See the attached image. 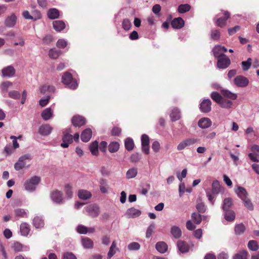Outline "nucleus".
<instances>
[{
    "label": "nucleus",
    "instance_id": "obj_1",
    "mask_svg": "<svg viewBox=\"0 0 259 259\" xmlns=\"http://www.w3.org/2000/svg\"><path fill=\"white\" fill-rule=\"evenodd\" d=\"M212 189L207 188L205 190L206 197L209 202L213 205L215 198L217 195L224 190V187H222L218 180L214 181L212 183Z\"/></svg>",
    "mask_w": 259,
    "mask_h": 259
},
{
    "label": "nucleus",
    "instance_id": "obj_2",
    "mask_svg": "<svg viewBox=\"0 0 259 259\" xmlns=\"http://www.w3.org/2000/svg\"><path fill=\"white\" fill-rule=\"evenodd\" d=\"M62 81L66 87L70 89L75 90L78 87L77 81L74 79L72 74L68 72H65L62 77Z\"/></svg>",
    "mask_w": 259,
    "mask_h": 259
},
{
    "label": "nucleus",
    "instance_id": "obj_3",
    "mask_svg": "<svg viewBox=\"0 0 259 259\" xmlns=\"http://www.w3.org/2000/svg\"><path fill=\"white\" fill-rule=\"evenodd\" d=\"M40 180L39 177L37 176H34L27 180L24 184L25 189L29 192L35 191Z\"/></svg>",
    "mask_w": 259,
    "mask_h": 259
},
{
    "label": "nucleus",
    "instance_id": "obj_4",
    "mask_svg": "<svg viewBox=\"0 0 259 259\" xmlns=\"http://www.w3.org/2000/svg\"><path fill=\"white\" fill-rule=\"evenodd\" d=\"M85 209L88 215L92 218H96L100 214L99 207L96 204H90L86 206Z\"/></svg>",
    "mask_w": 259,
    "mask_h": 259
},
{
    "label": "nucleus",
    "instance_id": "obj_5",
    "mask_svg": "<svg viewBox=\"0 0 259 259\" xmlns=\"http://www.w3.org/2000/svg\"><path fill=\"white\" fill-rule=\"evenodd\" d=\"M234 84L238 87L244 88L249 84V80L245 76L238 75L234 79Z\"/></svg>",
    "mask_w": 259,
    "mask_h": 259
},
{
    "label": "nucleus",
    "instance_id": "obj_6",
    "mask_svg": "<svg viewBox=\"0 0 259 259\" xmlns=\"http://www.w3.org/2000/svg\"><path fill=\"white\" fill-rule=\"evenodd\" d=\"M30 159V155L26 154L19 157L18 161L14 164V168L16 170H19L25 167V160Z\"/></svg>",
    "mask_w": 259,
    "mask_h": 259
},
{
    "label": "nucleus",
    "instance_id": "obj_7",
    "mask_svg": "<svg viewBox=\"0 0 259 259\" xmlns=\"http://www.w3.org/2000/svg\"><path fill=\"white\" fill-rule=\"evenodd\" d=\"M141 143L142 151L146 154L149 153V138L146 135L143 134L141 137Z\"/></svg>",
    "mask_w": 259,
    "mask_h": 259
},
{
    "label": "nucleus",
    "instance_id": "obj_8",
    "mask_svg": "<svg viewBox=\"0 0 259 259\" xmlns=\"http://www.w3.org/2000/svg\"><path fill=\"white\" fill-rule=\"evenodd\" d=\"M230 64V60L226 55H223L218 59L217 66L220 69L227 68Z\"/></svg>",
    "mask_w": 259,
    "mask_h": 259
},
{
    "label": "nucleus",
    "instance_id": "obj_9",
    "mask_svg": "<svg viewBox=\"0 0 259 259\" xmlns=\"http://www.w3.org/2000/svg\"><path fill=\"white\" fill-rule=\"evenodd\" d=\"M64 132L63 133V137L62 138L63 142L61 144V146L63 148H67L69 146V144L71 143L73 141V137L71 135L69 134L68 133L70 132L69 131Z\"/></svg>",
    "mask_w": 259,
    "mask_h": 259
},
{
    "label": "nucleus",
    "instance_id": "obj_10",
    "mask_svg": "<svg viewBox=\"0 0 259 259\" xmlns=\"http://www.w3.org/2000/svg\"><path fill=\"white\" fill-rule=\"evenodd\" d=\"M53 130V127L49 124L41 125L38 128V133L43 136L49 135Z\"/></svg>",
    "mask_w": 259,
    "mask_h": 259
},
{
    "label": "nucleus",
    "instance_id": "obj_11",
    "mask_svg": "<svg viewBox=\"0 0 259 259\" xmlns=\"http://www.w3.org/2000/svg\"><path fill=\"white\" fill-rule=\"evenodd\" d=\"M211 102L209 99H204L200 104V109L204 113H208L211 111Z\"/></svg>",
    "mask_w": 259,
    "mask_h": 259
},
{
    "label": "nucleus",
    "instance_id": "obj_12",
    "mask_svg": "<svg viewBox=\"0 0 259 259\" xmlns=\"http://www.w3.org/2000/svg\"><path fill=\"white\" fill-rule=\"evenodd\" d=\"M15 69L11 66H8L2 70V76L4 77H11L15 74Z\"/></svg>",
    "mask_w": 259,
    "mask_h": 259
},
{
    "label": "nucleus",
    "instance_id": "obj_13",
    "mask_svg": "<svg viewBox=\"0 0 259 259\" xmlns=\"http://www.w3.org/2000/svg\"><path fill=\"white\" fill-rule=\"evenodd\" d=\"M227 51V49L225 47L219 45L215 46L212 50L214 56L218 58L225 55L224 53Z\"/></svg>",
    "mask_w": 259,
    "mask_h": 259
},
{
    "label": "nucleus",
    "instance_id": "obj_14",
    "mask_svg": "<svg viewBox=\"0 0 259 259\" xmlns=\"http://www.w3.org/2000/svg\"><path fill=\"white\" fill-rule=\"evenodd\" d=\"M51 198L54 203L57 204L61 203L63 201L62 194L60 191L58 190H55L51 193Z\"/></svg>",
    "mask_w": 259,
    "mask_h": 259
},
{
    "label": "nucleus",
    "instance_id": "obj_15",
    "mask_svg": "<svg viewBox=\"0 0 259 259\" xmlns=\"http://www.w3.org/2000/svg\"><path fill=\"white\" fill-rule=\"evenodd\" d=\"M141 214V211L140 210L136 209L134 207H131L128 208L125 215L128 218H135L139 217Z\"/></svg>",
    "mask_w": 259,
    "mask_h": 259
},
{
    "label": "nucleus",
    "instance_id": "obj_16",
    "mask_svg": "<svg viewBox=\"0 0 259 259\" xmlns=\"http://www.w3.org/2000/svg\"><path fill=\"white\" fill-rule=\"evenodd\" d=\"M41 116L44 120H49L53 118L54 111L50 107L47 108L41 112Z\"/></svg>",
    "mask_w": 259,
    "mask_h": 259
},
{
    "label": "nucleus",
    "instance_id": "obj_17",
    "mask_svg": "<svg viewBox=\"0 0 259 259\" xmlns=\"http://www.w3.org/2000/svg\"><path fill=\"white\" fill-rule=\"evenodd\" d=\"M211 120L207 117H203L199 119L198 122V125L201 128H207L209 127L211 125Z\"/></svg>",
    "mask_w": 259,
    "mask_h": 259
},
{
    "label": "nucleus",
    "instance_id": "obj_18",
    "mask_svg": "<svg viewBox=\"0 0 259 259\" xmlns=\"http://www.w3.org/2000/svg\"><path fill=\"white\" fill-rule=\"evenodd\" d=\"M171 25L173 28L179 29L182 28L184 26L185 22L182 18L179 17L172 20Z\"/></svg>",
    "mask_w": 259,
    "mask_h": 259
},
{
    "label": "nucleus",
    "instance_id": "obj_19",
    "mask_svg": "<svg viewBox=\"0 0 259 259\" xmlns=\"http://www.w3.org/2000/svg\"><path fill=\"white\" fill-rule=\"evenodd\" d=\"M17 17L14 14L7 17L5 21V24L6 27H13L16 23Z\"/></svg>",
    "mask_w": 259,
    "mask_h": 259
},
{
    "label": "nucleus",
    "instance_id": "obj_20",
    "mask_svg": "<svg viewBox=\"0 0 259 259\" xmlns=\"http://www.w3.org/2000/svg\"><path fill=\"white\" fill-rule=\"evenodd\" d=\"M72 123L75 126L80 127L83 125L85 123L84 117L80 116H74L72 119Z\"/></svg>",
    "mask_w": 259,
    "mask_h": 259
},
{
    "label": "nucleus",
    "instance_id": "obj_21",
    "mask_svg": "<svg viewBox=\"0 0 259 259\" xmlns=\"http://www.w3.org/2000/svg\"><path fill=\"white\" fill-rule=\"evenodd\" d=\"M177 247L179 250L183 253H186L189 250V246L187 243L182 240H179L177 242Z\"/></svg>",
    "mask_w": 259,
    "mask_h": 259
},
{
    "label": "nucleus",
    "instance_id": "obj_22",
    "mask_svg": "<svg viewBox=\"0 0 259 259\" xmlns=\"http://www.w3.org/2000/svg\"><path fill=\"white\" fill-rule=\"evenodd\" d=\"M92 136V131L91 129L86 128L81 134V140L83 142H88L91 139Z\"/></svg>",
    "mask_w": 259,
    "mask_h": 259
},
{
    "label": "nucleus",
    "instance_id": "obj_23",
    "mask_svg": "<svg viewBox=\"0 0 259 259\" xmlns=\"http://www.w3.org/2000/svg\"><path fill=\"white\" fill-rule=\"evenodd\" d=\"M155 248L159 253H164L167 251L168 246L165 242L163 241H159L156 243Z\"/></svg>",
    "mask_w": 259,
    "mask_h": 259
},
{
    "label": "nucleus",
    "instance_id": "obj_24",
    "mask_svg": "<svg viewBox=\"0 0 259 259\" xmlns=\"http://www.w3.org/2000/svg\"><path fill=\"white\" fill-rule=\"evenodd\" d=\"M33 225L36 229L44 227L45 223L42 217L35 216L33 220Z\"/></svg>",
    "mask_w": 259,
    "mask_h": 259
},
{
    "label": "nucleus",
    "instance_id": "obj_25",
    "mask_svg": "<svg viewBox=\"0 0 259 259\" xmlns=\"http://www.w3.org/2000/svg\"><path fill=\"white\" fill-rule=\"evenodd\" d=\"M47 15L50 19H57L59 18L60 12L56 8H51L48 11Z\"/></svg>",
    "mask_w": 259,
    "mask_h": 259
},
{
    "label": "nucleus",
    "instance_id": "obj_26",
    "mask_svg": "<svg viewBox=\"0 0 259 259\" xmlns=\"http://www.w3.org/2000/svg\"><path fill=\"white\" fill-rule=\"evenodd\" d=\"M92 195L91 193L86 190H80L78 192L79 198L84 200L90 199Z\"/></svg>",
    "mask_w": 259,
    "mask_h": 259
},
{
    "label": "nucleus",
    "instance_id": "obj_27",
    "mask_svg": "<svg viewBox=\"0 0 259 259\" xmlns=\"http://www.w3.org/2000/svg\"><path fill=\"white\" fill-rule=\"evenodd\" d=\"M54 29L57 31H61L63 30L66 26L65 23L62 20H56L53 22Z\"/></svg>",
    "mask_w": 259,
    "mask_h": 259
},
{
    "label": "nucleus",
    "instance_id": "obj_28",
    "mask_svg": "<svg viewBox=\"0 0 259 259\" xmlns=\"http://www.w3.org/2000/svg\"><path fill=\"white\" fill-rule=\"evenodd\" d=\"M235 192L242 200L247 198V192L244 188L241 186H238Z\"/></svg>",
    "mask_w": 259,
    "mask_h": 259
},
{
    "label": "nucleus",
    "instance_id": "obj_29",
    "mask_svg": "<svg viewBox=\"0 0 259 259\" xmlns=\"http://www.w3.org/2000/svg\"><path fill=\"white\" fill-rule=\"evenodd\" d=\"M224 18H220L217 21V25L221 27L225 26L227 20L230 17V14L228 11H224Z\"/></svg>",
    "mask_w": 259,
    "mask_h": 259
},
{
    "label": "nucleus",
    "instance_id": "obj_30",
    "mask_svg": "<svg viewBox=\"0 0 259 259\" xmlns=\"http://www.w3.org/2000/svg\"><path fill=\"white\" fill-rule=\"evenodd\" d=\"M170 233L173 237L176 239L180 238L182 234L181 229L176 226H173L171 227Z\"/></svg>",
    "mask_w": 259,
    "mask_h": 259
},
{
    "label": "nucleus",
    "instance_id": "obj_31",
    "mask_svg": "<svg viewBox=\"0 0 259 259\" xmlns=\"http://www.w3.org/2000/svg\"><path fill=\"white\" fill-rule=\"evenodd\" d=\"M30 229L29 225L28 224H27L26 223H23L20 225V231L21 234L22 236H27L28 235V234L30 232Z\"/></svg>",
    "mask_w": 259,
    "mask_h": 259
},
{
    "label": "nucleus",
    "instance_id": "obj_32",
    "mask_svg": "<svg viewBox=\"0 0 259 259\" xmlns=\"http://www.w3.org/2000/svg\"><path fill=\"white\" fill-rule=\"evenodd\" d=\"M13 248L14 251L17 252L27 251L29 250L28 247L24 246L19 242H16L14 243Z\"/></svg>",
    "mask_w": 259,
    "mask_h": 259
},
{
    "label": "nucleus",
    "instance_id": "obj_33",
    "mask_svg": "<svg viewBox=\"0 0 259 259\" xmlns=\"http://www.w3.org/2000/svg\"><path fill=\"white\" fill-rule=\"evenodd\" d=\"M28 210L22 208H16L14 210L15 215L18 218H27Z\"/></svg>",
    "mask_w": 259,
    "mask_h": 259
},
{
    "label": "nucleus",
    "instance_id": "obj_34",
    "mask_svg": "<svg viewBox=\"0 0 259 259\" xmlns=\"http://www.w3.org/2000/svg\"><path fill=\"white\" fill-rule=\"evenodd\" d=\"M12 85L13 83L9 81H6L2 82L0 85V89L2 94H5L7 93L8 89L12 87Z\"/></svg>",
    "mask_w": 259,
    "mask_h": 259
},
{
    "label": "nucleus",
    "instance_id": "obj_35",
    "mask_svg": "<svg viewBox=\"0 0 259 259\" xmlns=\"http://www.w3.org/2000/svg\"><path fill=\"white\" fill-rule=\"evenodd\" d=\"M170 117L172 121L179 120L181 117V112L179 109L174 108L170 114Z\"/></svg>",
    "mask_w": 259,
    "mask_h": 259
},
{
    "label": "nucleus",
    "instance_id": "obj_36",
    "mask_svg": "<svg viewBox=\"0 0 259 259\" xmlns=\"http://www.w3.org/2000/svg\"><path fill=\"white\" fill-rule=\"evenodd\" d=\"M118 250V249L116 247V243L115 241H113L111 244V245L109 248V250L107 254V257L109 259L111 258Z\"/></svg>",
    "mask_w": 259,
    "mask_h": 259
},
{
    "label": "nucleus",
    "instance_id": "obj_37",
    "mask_svg": "<svg viewBox=\"0 0 259 259\" xmlns=\"http://www.w3.org/2000/svg\"><path fill=\"white\" fill-rule=\"evenodd\" d=\"M224 211V218L227 221L232 222L234 220L235 214L233 210L229 209Z\"/></svg>",
    "mask_w": 259,
    "mask_h": 259
},
{
    "label": "nucleus",
    "instance_id": "obj_38",
    "mask_svg": "<svg viewBox=\"0 0 259 259\" xmlns=\"http://www.w3.org/2000/svg\"><path fill=\"white\" fill-rule=\"evenodd\" d=\"M98 148L99 144L97 141L92 143L90 146V151L93 155L97 156L98 155Z\"/></svg>",
    "mask_w": 259,
    "mask_h": 259
},
{
    "label": "nucleus",
    "instance_id": "obj_39",
    "mask_svg": "<svg viewBox=\"0 0 259 259\" xmlns=\"http://www.w3.org/2000/svg\"><path fill=\"white\" fill-rule=\"evenodd\" d=\"M81 243L85 248H92L93 247V241L87 237L83 238L81 239Z\"/></svg>",
    "mask_w": 259,
    "mask_h": 259
},
{
    "label": "nucleus",
    "instance_id": "obj_40",
    "mask_svg": "<svg viewBox=\"0 0 259 259\" xmlns=\"http://www.w3.org/2000/svg\"><path fill=\"white\" fill-rule=\"evenodd\" d=\"M119 149V144L117 142H112L108 146V150L110 153H115Z\"/></svg>",
    "mask_w": 259,
    "mask_h": 259
},
{
    "label": "nucleus",
    "instance_id": "obj_41",
    "mask_svg": "<svg viewBox=\"0 0 259 259\" xmlns=\"http://www.w3.org/2000/svg\"><path fill=\"white\" fill-rule=\"evenodd\" d=\"M248 257V252L246 250H243L238 253L235 254L233 256V259H247Z\"/></svg>",
    "mask_w": 259,
    "mask_h": 259
},
{
    "label": "nucleus",
    "instance_id": "obj_42",
    "mask_svg": "<svg viewBox=\"0 0 259 259\" xmlns=\"http://www.w3.org/2000/svg\"><path fill=\"white\" fill-rule=\"evenodd\" d=\"M124 145L125 149L128 151H131L134 147L133 140L131 138H127L125 140Z\"/></svg>",
    "mask_w": 259,
    "mask_h": 259
},
{
    "label": "nucleus",
    "instance_id": "obj_43",
    "mask_svg": "<svg viewBox=\"0 0 259 259\" xmlns=\"http://www.w3.org/2000/svg\"><path fill=\"white\" fill-rule=\"evenodd\" d=\"M222 94L224 97L231 100H235L237 97V94L233 93L230 91L226 90H222Z\"/></svg>",
    "mask_w": 259,
    "mask_h": 259
},
{
    "label": "nucleus",
    "instance_id": "obj_44",
    "mask_svg": "<svg viewBox=\"0 0 259 259\" xmlns=\"http://www.w3.org/2000/svg\"><path fill=\"white\" fill-rule=\"evenodd\" d=\"M196 207L197 210L200 213H204L206 210V206L200 199L197 200Z\"/></svg>",
    "mask_w": 259,
    "mask_h": 259
},
{
    "label": "nucleus",
    "instance_id": "obj_45",
    "mask_svg": "<svg viewBox=\"0 0 259 259\" xmlns=\"http://www.w3.org/2000/svg\"><path fill=\"white\" fill-rule=\"evenodd\" d=\"M232 205V200L230 198H226L223 201L222 208L224 211L229 210Z\"/></svg>",
    "mask_w": 259,
    "mask_h": 259
},
{
    "label": "nucleus",
    "instance_id": "obj_46",
    "mask_svg": "<svg viewBox=\"0 0 259 259\" xmlns=\"http://www.w3.org/2000/svg\"><path fill=\"white\" fill-rule=\"evenodd\" d=\"M247 246L250 250L253 251L257 250L259 248L257 241L253 240L249 241Z\"/></svg>",
    "mask_w": 259,
    "mask_h": 259
},
{
    "label": "nucleus",
    "instance_id": "obj_47",
    "mask_svg": "<svg viewBox=\"0 0 259 259\" xmlns=\"http://www.w3.org/2000/svg\"><path fill=\"white\" fill-rule=\"evenodd\" d=\"M252 64V59L248 58L245 61H242L241 62L242 69L244 71H246L249 70Z\"/></svg>",
    "mask_w": 259,
    "mask_h": 259
},
{
    "label": "nucleus",
    "instance_id": "obj_48",
    "mask_svg": "<svg viewBox=\"0 0 259 259\" xmlns=\"http://www.w3.org/2000/svg\"><path fill=\"white\" fill-rule=\"evenodd\" d=\"M138 171L136 168H131L127 171L126 177L128 179H133L136 177Z\"/></svg>",
    "mask_w": 259,
    "mask_h": 259
},
{
    "label": "nucleus",
    "instance_id": "obj_49",
    "mask_svg": "<svg viewBox=\"0 0 259 259\" xmlns=\"http://www.w3.org/2000/svg\"><path fill=\"white\" fill-rule=\"evenodd\" d=\"M191 6L189 4L180 5L178 9L179 13L183 14L190 11Z\"/></svg>",
    "mask_w": 259,
    "mask_h": 259
},
{
    "label": "nucleus",
    "instance_id": "obj_50",
    "mask_svg": "<svg viewBox=\"0 0 259 259\" xmlns=\"http://www.w3.org/2000/svg\"><path fill=\"white\" fill-rule=\"evenodd\" d=\"M8 97L15 100H18L21 97V94L17 91L12 90L8 92Z\"/></svg>",
    "mask_w": 259,
    "mask_h": 259
},
{
    "label": "nucleus",
    "instance_id": "obj_51",
    "mask_svg": "<svg viewBox=\"0 0 259 259\" xmlns=\"http://www.w3.org/2000/svg\"><path fill=\"white\" fill-rule=\"evenodd\" d=\"M219 104L223 108L229 109L231 108L233 103L232 101L223 98Z\"/></svg>",
    "mask_w": 259,
    "mask_h": 259
},
{
    "label": "nucleus",
    "instance_id": "obj_52",
    "mask_svg": "<svg viewBox=\"0 0 259 259\" xmlns=\"http://www.w3.org/2000/svg\"><path fill=\"white\" fill-rule=\"evenodd\" d=\"M60 50H57L56 49H51L49 52V57L52 59H57L61 54Z\"/></svg>",
    "mask_w": 259,
    "mask_h": 259
},
{
    "label": "nucleus",
    "instance_id": "obj_53",
    "mask_svg": "<svg viewBox=\"0 0 259 259\" xmlns=\"http://www.w3.org/2000/svg\"><path fill=\"white\" fill-rule=\"evenodd\" d=\"M64 191L66 193V195L67 196V197L69 199H70L72 197V196H73L72 188V186L70 184H67L65 185Z\"/></svg>",
    "mask_w": 259,
    "mask_h": 259
},
{
    "label": "nucleus",
    "instance_id": "obj_54",
    "mask_svg": "<svg viewBox=\"0 0 259 259\" xmlns=\"http://www.w3.org/2000/svg\"><path fill=\"white\" fill-rule=\"evenodd\" d=\"M140 244L136 242H133L128 244L127 248L130 251L138 250L140 248Z\"/></svg>",
    "mask_w": 259,
    "mask_h": 259
},
{
    "label": "nucleus",
    "instance_id": "obj_55",
    "mask_svg": "<svg viewBox=\"0 0 259 259\" xmlns=\"http://www.w3.org/2000/svg\"><path fill=\"white\" fill-rule=\"evenodd\" d=\"M192 221L196 224H199L202 221V215L196 212H193L191 215Z\"/></svg>",
    "mask_w": 259,
    "mask_h": 259
},
{
    "label": "nucleus",
    "instance_id": "obj_56",
    "mask_svg": "<svg viewBox=\"0 0 259 259\" xmlns=\"http://www.w3.org/2000/svg\"><path fill=\"white\" fill-rule=\"evenodd\" d=\"M245 228L243 224H239L235 226V232L236 235H240L245 231Z\"/></svg>",
    "mask_w": 259,
    "mask_h": 259
},
{
    "label": "nucleus",
    "instance_id": "obj_57",
    "mask_svg": "<svg viewBox=\"0 0 259 259\" xmlns=\"http://www.w3.org/2000/svg\"><path fill=\"white\" fill-rule=\"evenodd\" d=\"M155 229V225L154 223H152L150 225V226L148 227L146 233V237L147 238H149L153 233L154 231V230Z\"/></svg>",
    "mask_w": 259,
    "mask_h": 259
},
{
    "label": "nucleus",
    "instance_id": "obj_58",
    "mask_svg": "<svg viewBox=\"0 0 259 259\" xmlns=\"http://www.w3.org/2000/svg\"><path fill=\"white\" fill-rule=\"evenodd\" d=\"M220 37V32L219 30L212 29L210 32V38L214 40H218Z\"/></svg>",
    "mask_w": 259,
    "mask_h": 259
},
{
    "label": "nucleus",
    "instance_id": "obj_59",
    "mask_svg": "<svg viewBox=\"0 0 259 259\" xmlns=\"http://www.w3.org/2000/svg\"><path fill=\"white\" fill-rule=\"evenodd\" d=\"M211 98L215 102L219 104L223 98L219 93L216 92H213L211 94Z\"/></svg>",
    "mask_w": 259,
    "mask_h": 259
},
{
    "label": "nucleus",
    "instance_id": "obj_60",
    "mask_svg": "<svg viewBox=\"0 0 259 259\" xmlns=\"http://www.w3.org/2000/svg\"><path fill=\"white\" fill-rule=\"evenodd\" d=\"M122 25L123 28L126 31L130 30L132 26L131 22L128 19H124Z\"/></svg>",
    "mask_w": 259,
    "mask_h": 259
},
{
    "label": "nucleus",
    "instance_id": "obj_61",
    "mask_svg": "<svg viewBox=\"0 0 259 259\" xmlns=\"http://www.w3.org/2000/svg\"><path fill=\"white\" fill-rule=\"evenodd\" d=\"M242 201L244 202L245 206L250 210H252L253 209V206L252 203H251L250 199H249L247 197L245 198L244 199H242Z\"/></svg>",
    "mask_w": 259,
    "mask_h": 259
},
{
    "label": "nucleus",
    "instance_id": "obj_62",
    "mask_svg": "<svg viewBox=\"0 0 259 259\" xmlns=\"http://www.w3.org/2000/svg\"><path fill=\"white\" fill-rule=\"evenodd\" d=\"M31 15L32 16V20L33 21H36L41 18L40 12L37 10L33 11Z\"/></svg>",
    "mask_w": 259,
    "mask_h": 259
},
{
    "label": "nucleus",
    "instance_id": "obj_63",
    "mask_svg": "<svg viewBox=\"0 0 259 259\" xmlns=\"http://www.w3.org/2000/svg\"><path fill=\"white\" fill-rule=\"evenodd\" d=\"M68 45L67 41L64 39H60L57 42V46L61 49L65 48Z\"/></svg>",
    "mask_w": 259,
    "mask_h": 259
},
{
    "label": "nucleus",
    "instance_id": "obj_64",
    "mask_svg": "<svg viewBox=\"0 0 259 259\" xmlns=\"http://www.w3.org/2000/svg\"><path fill=\"white\" fill-rule=\"evenodd\" d=\"M62 259H77V258L73 253L66 252L63 254Z\"/></svg>",
    "mask_w": 259,
    "mask_h": 259
}]
</instances>
